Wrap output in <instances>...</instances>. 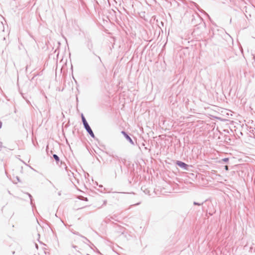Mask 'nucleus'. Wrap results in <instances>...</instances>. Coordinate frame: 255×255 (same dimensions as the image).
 <instances>
[{"instance_id": "5", "label": "nucleus", "mask_w": 255, "mask_h": 255, "mask_svg": "<svg viewBox=\"0 0 255 255\" xmlns=\"http://www.w3.org/2000/svg\"><path fill=\"white\" fill-rule=\"evenodd\" d=\"M229 160V158H224L223 159V161H225V162H227Z\"/></svg>"}, {"instance_id": "3", "label": "nucleus", "mask_w": 255, "mask_h": 255, "mask_svg": "<svg viewBox=\"0 0 255 255\" xmlns=\"http://www.w3.org/2000/svg\"><path fill=\"white\" fill-rule=\"evenodd\" d=\"M122 133L123 135H124L125 137L130 142V143H131L132 144H133V140L131 139V138L125 131H122Z\"/></svg>"}, {"instance_id": "2", "label": "nucleus", "mask_w": 255, "mask_h": 255, "mask_svg": "<svg viewBox=\"0 0 255 255\" xmlns=\"http://www.w3.org/2000/svg\"><path fill=\"white\" fill-rule=\"evenodd\" d=\"M176 164L179 166H180V167H181L182 168H185V169H186L187 166H188V165L186 163H184L183 162L180 161H177L176 162Z\"/></svg>"}, {"instance_id": "4", "label": "nucleus", "mask_w": 255, "mask_h": 255, "mask_svg": "<svg viewBox=\"0 0 255 255\" xmlns=\"http://www.w3.org/2000/svg\"><path fill=\"white\" fill-rule=\"evenodd\" d=\"M53 157L57 162H58L59 161V158L57 155L54 154Z\"/></svg>"}, {"instance_id": "7", "label": "nucleus", "mask_w": 255, "mask_h": 255, "mask_svg": "<svg viewBox=\"0 0 255 255\" xmlns=\"http://www.w3.org/2000/svg\"><path fill=\"white\" fill-rule=\"evenodd\" d=\"M2 127V123L0 121V128H1Z\"/></svg>"}, {"instance_id": "1", "label": "nucleus", "mask_w": 255, "mask_h": 255, "mask_svg": "<svg viewBox=\"0 0 255 255\" xmlns=\"http://www.w3.org/2000/svg\"><path fill=\"white\" fill-rule=\"evenodd\" d=\"M82 121H83V124L84 125V127L86 129V130H87V131L89 133V134L92 136V137H94V133L93 132L91 128H90V127H89L88 124L87 123L85 118L84 117V116H82Z\"/></svg>"}, {"instance_id": "6", "label": "nucleus", "mask_w": 255, "mask_h": 255, "mask_svg": "<svg viewBox=\"0 0 255 255\" xmlns=\"http://www.w3.org/2000/svg\"><path fill=\"white\" fill-rule=\"evenodd\" d=\"M225 169L226 170H228V166L227 165H226L225 166Z\"/></svg>"}]
</instances>
